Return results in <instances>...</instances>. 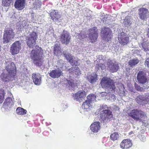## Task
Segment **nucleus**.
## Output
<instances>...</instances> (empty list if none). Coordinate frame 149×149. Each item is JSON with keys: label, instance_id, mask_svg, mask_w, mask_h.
<instances>
[{"label": "nucleus", "instance_id": "1", "mask_svg": "<svg viewBox=\"0 0 149 149\" xmlns=\"http://www.w3.org/2000/svg\"><path fill=\"white\" fill-rule=\"evenodd\" d=\"M37 35L35 32H33L26 37V42L28 46L33 48L31 51L30 57L33 60V63L37 66H40L42 63L41 59L42 57L43 51L41 48L36 45Z\"/></svg>", "mask_w": 149, "mask_h": 149}, {"label": "nucleus", "instance_id": "42", "mask_svg": "<svg viewBox=\"0 0 149 149\" xmlns=\"http://www.w3.org/2000/svg\"><path fill=\"white\" fill-rule=\"evenodd\" d=\"M108 108V107H107V105L103 104L102 106L100 107L99 110H100L101 111L102 110H106V109Z\"/></svg>", "mask_w": 149, "mask_h": 149}, {"label": "nucleus", "instance_id": "21", "mask_svg": "<svg viewBox=\"0 0 149 149\" xmlns=\"http://www.w3.org/2000/svg\"><path fill=\"white\" fill-rule=\"evenodd\" d=\"M33 81L35 84L39 85L41 83V75L40 74H33L32 76Z\"/></svg>", "mask_w": 149, "mask_h": 149}, {"label": "nucleus", "instance_id": "12", "mask_svg": "<svg viewBox=\"0 0 149 149\" xmlns=\"http://www.w3.org/2000/svg\"><path fill=\"white\" fill-rule=\"evenodd\" d=\"M86 94L84 91H79L77 93L73 95V97L74 100L81 102L82 100L86 97Z\"/></svg>", "mask_w": 149, "mask_h": 149}, {"label": "nucleus", "instance_id": "23", "mask_svg": "<svg viewBox=\"0 0 149 149\" xmlns=\"http://www.w3.org/2000/svg\"><path fill=\"white\" fill-rule=\"evenodd\" d=\"M13 76H11L10 75L6 74L4 72L2 73L0 77L2 80L4 81H9L11 80V77Z\"/></svg>", "mask_w": 149, "mask_h": 149}, {"label": "nucleus", "instance_id": "25", "mask_svg": "<svg viewBox=\"0 0 149 149\" xmlns=\"http://www.w3.org/2000/svg\"><path fill=\"white\" fill-rule=\"evenodd\" d=\"M135 100L138 104H141L143 101H146L147 100L143 96L140 95L136 98Z\"/></svg>", "mask_w": 149, "mask_h": 149}, {"label": "nucleus", "instance_id": "20", "mask_svg": "<svg viewBox=\"0 0 149 149\" xmlns=\"http://www.w3.org/2000/svg\"><path fill=\"white\" fill-rule=\"evenodd\" d=\"M13 104V99L10 97H8L5 100L3 106L5 108L9 109L12 107Z\"/></svg>", "mask_w": 149, "mask_h": 149}, {"label": "nucleus", "instance_id": "27", "mask_svg": "<svg viewBox=\"0 0 149 149\" xmlns=\"http://www.w3.org/2000/svg\"><path fill=\"white\" fill-rule=\"evenodd\" d=\"M63 53L66 59L69 61V63L71 62L72 60L73 59V57L66 51H64Z\"/></svg>", "mask_w": 149, "mask_h": 149}, {"label": "nucleus", "instance_id": "53", "mask_svg": "<svg viewBox=\"0 0 149 149\" xmlns=\"http://www.w3.org/2000/svg\"><path fill=\"white\" fill-rule=\"evenodd\" d=\"M93 42H95V41H93Z\"/></svg>", "mask_w": 149, "mask_h": 149}, {"label": "nucleus", "instance_id": "2", "mask_svg": "<svg viewBox=\"0 0 149 149\" xmlns=\"http://www.w3.org/2000/svg\"><path fill=\"white\" fill-rule=\"evenodd\" d=\"M101 84L102 88L108 89L111 92H115L116 87L113 81L109 78H103L101 81Z\"/></svg>", "mask_w": 149, "mask_h": 149}, {"label": "nucleus", "instance_id": "29", "mask_svg": "<svg viewBox=\"0 0 149 149\" xmlns=\"http://www.w3.org/2000/svg\"><path fill=\"white\" fill-rule=\"evenodd\" d=\"M100 128V126L99 122H95L94 123V132H98Z\"/></svg>", "mask_w": 149, "mask_h": 149}, {"label": "nucleus", "instance_id": "45", "mask_svg": "<svg viewBox=\"0 0 149 149\" xmlns=\"http://www.w3.org/2000/svg\"><path fill=\"white\" fill-rule=\"evenodd\" d=\"M68 104H67V103H66L65 104H64V105H63V107L65 109H66L68 107Z\"/></svg>", "mask_w": 149, "mask_h": 149}, {"label": "nucleus", "instance_id": "38", "mask_svg": "<svg viewBox=\"0 0 149 149\" xmlns=\"http://www.w3.org/2000/svg\"><path fill=\"white\" fill-rule=\"evenodd\" d=\"M134 86L135 88L137 91H142L143 90V88L142 87H141L140 85H139L136 83H135L134 84Z\"/></svg>", "mask_w": 149, "mask_h": 149}, {"label": "nucleus", "instance_id": "7", "mask_svg": "<svg viewBox=\"0 0 149 149\" xmlns=\"http://www.w3.org/2000/svg\"><path fill=\"white\" fill-rule=\"evenodd\" d=\"M112 31L109 28L104 27L101 31V36L103 40L109 41L111 38Z\"/></svg>", "mask_w": 149, "mask_h": 149}, {"label": "nucleus", "instance_id": "17", "mask_svg": "<svg viewBox=\"0 0 149 149\" xmlns=\"http://www.w3.org/2000/svg\"><path fill=\"white\" fill-rule=\"evenodd\" d=\"M148 10L146 8H141L139 9V15L141 19L142 20L147 19Z\"/></svg>", "mask_w": 149, "mask_h": 149}, {"label": "nucleus", "instance_id": "19", "mask_svg": "<svg viewBox=\"0 0 149 149\" xmlns=\"http://www.w3.org/2000/svg\"><path fill=\"white\" fill-rule=\"evenodd\" d=\"M25 5V0H16L14 6L15 8L20 10L24 8Z\"/></svg>", "mask_w": 149, "mask_h": 149}, {"label": "nucleus", "instance_id": "40", "mask_svg": "<svg viewBox=\"0 0 149 149\" xmlns=\"http://www.w3.org/2000/svg\"><path fill=\"white\" fill-rule=\"evenodd\" d=\"M70 63V64L72 65H75L77 66L78 64L77 61H76L74 60L73 58V59L72 60L71 62Z\"/></svg>", "mask_w": 149, "mask_h": 149}, {"label": "nucleus", "instance_id": "6", "mask_svg": "<svg viewBox=\"0 0 149 149\" xmlns=\"http://www.w3.org/2000/svg\"><path fill=\"white\" fill-rule=\"evenodd\" d=\"M136 79L139 84H146L148 83V79L145 71H139L137 74Z\"/></svg>", "mask_w": 149, "mask_h": 149}, {"label": "nucleus", "instance_id": "4", "mask_svg": "<svg viewBox=\"0 0 149 149\" xmlns=\"http://www.w3.org/2000/svg\"><path fill=\"white\" fill-rule=\"evenodd\" d=\"M15 33L11 28L6 29L3 37V42L6 44L11 41L14 38Z\"/></svg>", "mask_w": 149, "mask_h": 149}, {"label": "nucleus", "instance_id": "52", "mask_svg": "<svg viewBox=\"0 0 149 149\" xmlns=\"http://www.w3.org/2000/svg\"><path fill=\"white\" fill-rule=\"evenodd\" d=\"M93 42H95V41H93Z\"/></svg>", "mask_w": 149, "mask_h": 149}, {"label": "nucleus", "instance_id": "47", "mask_svg": "<svg viewBox=\"0 0 149 149\" xmlns=\"http://www.w3.org/2000/svg\"><path fill=\"white\" fill-rule=\"evenodd\" d=\"M134 134V133L133 131H131V132H130L129 133V135H131L132 134Z\"/></svg>", "mask_w": 149, "mask_h": 149}, {"label": "nucleus", "instance_id": "9", "mask_svg": "<svg viewBox=\"0 0 149 149\" xmlns=\"http://www.w3.org/2000/svg\"><path fill=\"white\" fill-rule=\"evenodd\" d=\"M107 64L108 69L113 73L116 72L119 68L118 64L115 61L108 60L107 62Z\"/></svg>", "mask_w": 149, "mask_h": 149}, {"label": "nucleus", "instance_id": "15", "mask_svg": "<svg viewBox=\"0 0 149 149\" xmlns=\"http://www.w3.org/2000/svg\"><path fill=\"white\" fill-rule=\"evenodd\" d=\"M88 36L86 37L85 35H83L82 36L81 34L77 33V37L80 40H81L88 37L89 39L90 40L92 43L93 42V29L92 28L89 29L88 32Z\"/></svg>", "mask_w": 149, "mask_h": 149}, {"label": "nucleus", "instance_id": "34", "mask_svg": "<svg viewBox=\"0 0 149 149\" xmlns=\"http://www.w3.org/2000/svg\"><path fill=\"white\" fill-rule=\"evenodd\" d=\"M41 3L39 0H36L33 3V7L36 9L39 8L41 6Z\"/></svg>", "mask_w": 149, "mask_h": 149}, {"label": "nucleus", "instance_id": "43", "mask_svg": "<svg viewBox=\"0 0 149 149\" xmlns=\"http://www.w3.org/2000/svg\"><path fill=\"white\" fill-rule=\"evenodd\" d=\"M145 65L149 69V58H148L145 62Z\"/></svg>", "mask_w": 149, "mask_h": 149}, {"label": "nucleus", "instance_id": "24", "mask_svg": "<svg viewBox=\"0 0 149 149\" xmlns=\"http://www.w3.org/2000/svg\"><path fill=\"white\" fill-rule=\"evenodd\" d=\"M60 45V43L58 42H56V43L55 45L54 52L56 55H58L61 53V48L59 47Z\"/></svg>", "mask_w": 149, "mask_h": 149}, {"label": "nucleus", "instance_id": "39", "mask_svg": "<svg viewBox=\"0 0 149 149\" xmlns=\"http://www.w3.org/2000/svg\"><path fill=\"white\" fill-rule=\"evenodd\" d=\"M87 78L88 81L92 84L93 82V77L92 75H88Z\"/></svg>", "mask_w": 149, "mask_h": 149}, {"label": "nucleus", "instance_id": "36", "mask_svg": "<svg viewBox=\"0 0 149 149\" xmlns=\"http://www.w3.org/2000/svg\"><path fill=\"white\" fill-rule=\"evenodd\" d=\"M87 100L86 101H87L88 102L92 104V102L93 99V94H91L89 95L87 97Z\"/></svg>", "mask_w": 149, "mask_h": 149}, {"label": "nucleus", "instance_id": "18", "mask_svg": "<svg viewBox=\"0 0 149 149\" xmlns=\"http://www.w3.org/2000/svg\"><path fill=\"white\" fill-rule=\"evenodd\" d=\"M62 74V72L60 70L57 69L50 72L49 75L51 77L55 78L59 77Z\"/></svg>", "mask_w": 149, "mask_h": 149}, {"label": "nucleus", "instance_id": "16", "mask_svg": "<svg viewBox=\"0 0 149 149\" xmlns=\"http://www.w3.org/2000/svg\"><path fill=\"white\" fill-rule=\"evenodd\" d=\"M50 16L54 22L61 21V15L58 14L57 10H53L50 13Z\"/></svg>", "mask_w": 149, "mask_h": 149}, {"label": "nucleus", "instance_id": "33", "mask_svg": "<svg viewBox=\"0 0 149 149\" xmlns=\"http://www.w3.org/2000/svg\"><path fill=\"white\" fill-rule=\"evenodd\" d=\"M12 0H2V5L4 6L9 7L10 4Z\"/></svg>", "mask_w": 149, "mask_h": 149}, {"label": "nucleus", "instance_id": "50", "mask_svg": "<svg viewBox=\"0 0 149 149\" xmlns=\"http://www.w3.org/2000/svg\"><path fill=\"white\" fill-rule=\"evenodd\" d=\"M81 112L82 113H83V114H84V113H83V112H82V111H81Z\"/></svg>", "mask_w": 149, "mask_h": 149}, {"label": "nucleus", "instance_id": "41", "mask_svg": "<svg viewBox=\"0 0 149 149\" xmlns=\"http://www.w3.org/2000/svg\"><path fill=\"white\" fill-rule=\"evenodd\" d=\"M67 83L66 84L68 85L69 86H70L71 87H73L74 86V84L70 80H66Z\"/></svg>", "mask_w": 149, "mask_h": 149}, {"label": "nucleus", "instance_id": "13", "mask_svg": "<svg viewBox=\"0 0 149 149\" xmlns=\"http://www.w3.org/2000/svg\"><path fill=\"white\" fill-rule=\"evenodd\" d=\"M132 145V142L129 139H124L120 144V148L123 149H129Z\"/></svg>", "mask_w": 149, "mask_h": 149}, {"label": "nucleus", "instance_id": "37", "mask_svg": "<svg viewBox=\"0 0 149 149\" xmlns=\"http://www.w3.org/2000/svg\"><path fill=\"white\" fill-rule=\"evenodd\" d=\"M94 40H96L98 36V29L94 27Z\"/></svg>", "mask_w": 149, "mask_h": 149}, {"label": "nucleus", "instance_id": "48", "mask_svg": "<svg viewBox=\"0 0 149 149\" xmlns=\"http://www.w3.org/2000/svg\"><path fill=\"white\" fill-rule=\"evenodd\" d=\"M23 27V28H24V27L23 25L22 24H21L20 25V27H21L20 29H21V28H22V27Z\"/></svg>", "mask_w": 149, "mask_h": 149}, {"label": "nucleus", "instance_id": "35", "mask_svg": "<svg viewBox=\"0 0 149 149\" xmlns=\"http://www.w3.org/2000/svg\"><path fill=\"white\" fill-rule=\"evenodd\" d=\"M5 92L3 89H0V104L2 103L4 99Z\"/></svg>", "mask_w": 149, "mask_h": 149}, {"label": "nucleus", "instance_id": "32", "mask_svg": "<svg viewBox=\"0 0 149 149\" xmlns=\"http://www.w3.org/2000/svg\"><path fill=\"white\" fill-rule=\"evenodd\" d=\"M119 136V135L118 133L115 132L111 134L110 138L112 140L115 141L118 139Z\"/></svg>", "mask_w": 149, "mask_h": 149}, {"label": "nucleus", "instance_id": "11", "mask_svg": "<svg viewBox=\"0 0 149 149\" xmlns=\"http://www.w3.org/2000/svg\"><path fill=\"white\" fill-rule=\"evenodd\" d=\"M119 42L121 45L124 46L127 45L129 42V38L124 33H121L118 36Z\"/></svg>", "mask_w": 149, "mask_h": 149}, {"label": "nucleus", "instance_id": "14", "mask_svg": "<svg viewBox=\"0 0 149 149\" xmlns=\"http://www.w3.org/2000/svg\"><path fill=\"white\" fill-rule=\"evenodd\" d=\"M70 34L66 31H63L61 35V41L62 43L67 44L70 41Z\"/></svg>", "mask_w": 149, "mask_h": 149}, {"label": "nucleus", "instance_id": "31", "mask_svg": "<svg viewBox=\"0 0 149 149\" xmlns=\"http://www.w3.org/2000/svg\"><path fill=\"white\" fill-rule=\"evenodd\" d=\"M141 45L145 51L149 50V43L148 41H143Z\"/></svg>", "mask_w": 149, "mask_h": 149}, {"label": "nucleus", "instance_id": "49", "mask_svg": "<svg viewBox=\"0 0 149 149\" xmlns=\"http://www.w3.org/2000/svg\"><path fill=\"white\" fill-rule=\"evenodd\" d=\"M127 20V21H129V20H128V19H125V22H126V21Z\"/></svg>", "mask_w": 149, "mask_h": 149}, {"label": "nucleus", "instance_id": "8", "mask_svg": "<svg viewBox=\"0 0 149 149\" xmlns=\"http://www.w3.org/2000/svg\"><path fill=\"white\" fill-rule=\"evenodd\" d=\"M21 44L19 41H15L12 45L10 48V52L13 55L18 54L21 49Z\"/></svg>", "mask_w": 149, "mask_h": 149}, {"label": "nucleus", "instance_id": "26", "mask_svg": "<svg viewBox=\"0 0 149 149\" xmlns=\"http://www.w3.org/2000/svg\"><path fill=\"white\" fill-rule=\"evenodd\" d=\"M70 72L72 73H74L75 75H79L81 74L80 70L77 67L71 68L70 70Z\"/></svg>", "mask_w": 149, "mask_h": 149}, {"label": "nucleus", "instance_id": "28", "mask_svg": "<svg viewBox=\"0 0 149 149\" xmlns=\"http://www.w3.org/2000/svg\"><path fill=\"white\" fill-rule=\"evenodd\" d=\"M139 62V60L137 58H134L130 60L128 62L129 65L131 66H134L137 64Z\"/></svg>", "mask_w": 149, "mask_h": 149}, {"label": "nucleus", "instance_id": "10", "mask_svg": "<svg viewBox=\"0 0 149 149\" xmlns=\"http://www.w3.org/2000/svg\"><path fill=\"white\" fill-rule=\"evenodd\" d=\"M112 116V112L109 110H104L100 113V117L103 121L110 119Z\"/></svg>", "mask_w": 149, "mask_h": 149}, {"label": "nucleus", "instance_id": "3", "mask_svg": "<svg viewBox=\"0 0 149 149\" xmlns=\"http://www.w3.org/2000/svg\"><path fill=\"white\" fill-rule=\"evenodd\" d=\"M128 115L136 121L141 122L145 115V113L141 110H132L128 113Z\"/></svg>", "mask_w": 149, "mask_h": 149}, {"label": "nucleus", "instance_id": "30", "mask_svg": "<svg viewBox=\"0 0 149 149\" xmlns=\"http://www.w3.org/2000/svg\"><path fill=\"white\" fill-rule=\"evenodd\" d=\"M16 112L18 115H24L26 113V111L21 107H18L16 110Z\"/></svg>", "mask_w": 149, "mask_h": 149}, {"label": "nucleus", "instance_id": "5", "mask_svg": "<svg viewBox=\"0 0 149 149\" xmlns=\"http://www.w3.org/2000/svg\"><path fill=\"white\" fill-rule=\"evenodd\" d=\"M6 69L7 72L11 76H14L16 73V70L14 64L12 62L10 59H8L6 61Z\"/></svg>", "mask_w": 149, "mask_h": 149}, {"label": "nucleus", "instance_id": "46", "mask_svg": "<svg viewBox=\"0 0 149 149\" xmlns=\"http://www.w3.org/2000/svg\"><path fill=\"white\" fill-rule=\"evenodd\" d=\"M107 19V17L105 16L104 17H103V20L104 21H106Z\"/></svg>", "mask_w": 149, "mask_h": 149}, {"label": "nucleus", "instance_id": "44", "mask_svg": "<svg viewBox=\"0 0 149 149\" xmlns=\"http://www.w3.org/2000/svg\"><path fill=\"white\" fill-rule=\"evenodd\" d=\"M93 123H92L90 127V129L91 130V131L92 132H93Z\"/></svg>", "mask_w": 149, "mask_h": 149}, {"label": "nucleus", "instance_id": "51", "mask_svg": "<svg viewBox=\"0 0 149 149\" xmlns=\"http://www.w3.org/2000/svg\"><path fill=\"white\" fill-rule=\"evenodd\" d=\"M127 23H128V24H129V22H127Z\"/></svg>", "mask_w": 149, "mask_h": 149}, {"label": "nucleus", "instance_id": "22", "mask_svg": "<svg viewBox=\"0 0 149 149\" xmlns=\"http://www.w3.org/2000/svg\"><path fill=\"white\" fill-rule=\"evenodd\" d=\"M92 104L85 101L83 102L82 106V108L84 111H88L92 108Z\"/></svg>", "mask_w": 149, "mask_h": 149}]
</instances>
